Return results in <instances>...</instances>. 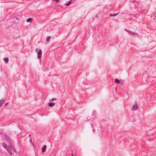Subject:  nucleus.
<instances>
[{
  "instance_id": "aec40b11",
  "label": "nucleus",
  "mask_w": 156,
  "mask_h": 156,
  "mask_svg": "<svg viewBox=\"0 0 156 156\" xmlns=\"http://www.w3.org/2000/svg\"><path fill=\"white\" fill-rule=\"evenodd\" d=\"M59 0H55V1L56 2H58L59 1Z\"/></svg>"
},
{
  "instance_id": "ddd939ff",
  "label": "nucleus",
  "mask_w": 156,
  "mask_h": 156,
  "mask_svg": "<svg viewBox=\"0 0 156 156\" xmlns=\"http://www.w3.org/2000/svg\"><path fill=\"white\" fill-rule=\"evenodd\" d=\"M115 82L116 83H119L120 82V80L116 78L115 79Z\"/></svg>"
},
{
  "instance_id": "423d86ee",
  "label": "nucleus",
  "mask_w": 156,
  "mask_h": 156,
  "mask_svg": "<svg viewBox=\"0 0 156 156\" xmlns=\"http://www.w3.org/2000/svg\"><path fill=\"white\" fill-rule=\"evenodd\" d=\"M5 101L4 99H2L0 100V107L2 105Z\"/></svg>"
},
{
  "instance_id": "a211bd4d",
  "label": "nucleus",
  "mask_w": 156,
  "mask_h": 156,
  "mask_svg": "<svg viewBox=\"0 0 156 156\" xmlns=\"http://www.w3.org/2000/svg\"><path fill=\"white\" fill-rule=\"evenodd\" d=\"M30 142H31V143H32V144H33V143H32V140H31V139H30Z\"/></svg>"
},
{
  "instance_id": "7ed1b4c3",
  "label": "nucleus",
  "mask_w": 156,
  "mask_h": 156,
  "mask_svg": "<svg viewBox=\"0 0 156 156\" xmlns=\"http://www.w3.org/2000/svg\"><path fill=\"white\" fill-rule=\"evenodd\" d=\"M4 138L8 143L10 141V140L9 139V137L8 136H4Z\"/></svg>"
},
{
  "instance_id": "4468645a",
  "label": "nucleus",
  "mask_w": 156,
  "mask_h": 156,
  "mask_svg": "<svg viewBox=\"0 0 156 156\" xmlns=\"http://www.w3.org/2000/svg\"><path fill=\"white\" fill-rule=\"evenodd\" d=\"M51 36H49V37H47V38H46V41L47 42H49V41L50 38H51Z\"/></svg>"
},
{
  "instance_id": "1a4fd4ad",
  "label": "nucleus",
  "mask_w": 156,
  "mask_h": 156,
  "mask_svg": "<svg viewBox=\"0 0 156 156\" xmlns=\"http://www.w3.org/2000/svg\"><path fill=\"white\" fill-rule=\"evenodd\" d=\"M11 149H9V148H7V150L8 151L9 153L11 154H12V151Z\"/></svg>"
},
{
  "instance_id": "9b49d317",
  "label": "nucleus",
  "mask_w": 156,
  "mask_h": 156,
  "mask_svg": "<svg viewBox=\"0 0 156 156\" xmlns=\"http://www.w3.org/2000/svg\"><path fill=\"white\" fill-rule=\"evenodd\" d=\"M2 144V145L3 147L4 148H5V149H7V148H8L7 147L6 145V144L5 143H3Z\"/></svg>"
},
{
  "instance_id": "dca6fc26",
  "label": "nucleus",
  "mask_w": 156,
  "mask_h": 156,
  "mask_svg": "<svg viewBox=\"0 0 156 156\" xmlns=\"http://www.w3.org/2000/svg\"><path fill=\"white\" fill-rule=\"evenodd\" d=\"M129 34H131V35H133V34H135V33H133V32L130 31H129Z\"/></svg>"
},
{
  "instance_id": "412c9836",
  "label": "nucleus",
  "mask_w": 156,
  "mask_h": 156,
  "mask_svg": "<svg viewBox=\"0 0 156 156\" xmlns=\"http://www.w3.org/2000/svg\"><path fill=\"white\" fill-rule=\"evenodd\" d=\"M7 104H8V103H6V104H5V105H7Z\"/></svg>"
},
{
  "instance_id": "f8f14e48",
  "label": "nucleus",
  "mask_w": 156,
  "mask_h": 156,
  "mask_svg": "<svg viewBox=\"0 0 156 156\" xmlns=\"http://www.w3.org/2000/svg\"><path fill=\"white\" fill-rule=\"evenodd\" d=\"M71 1H69L67 2L65 4V5H69L70 3H71Z\"/></svg>"
},
{
  "instance_id": "0eeeda50",
  "label": "nucleus",
  "mask_w": 156,
  "mask_h": 156,
  "mask_svg": "<svg viewBox=\"0 0 156 156\" xmlns=\"http://www.w3.org/2000/svg\"><path fill=\"white\" fill-rule=\"evenodd\" d=\"M55 103H54L50 102V103H48L49 106L51 107H53L55 105Z\"/></svg>"
},
{
  "instance_id": "f03ea898",
  "label": "nucleus",
  "mask_w": 156,
  "mask_h": 156,
  "mask_svg": "<svg viewBox=\"0 0 156 156\" xmlns=\"http://www.w3.org/2000/svg\"><path fill=\"white\" fill-rule=\"evenodd\" d=\"M137 105L136 104L133 105L132 107V110L133 111L136 110L137 108Z\"/></svg>"
},
{
  "instance_id": "2eb2a0df",
  "label": "nucleus",
  "mask_w": 156,
  "mask_h": 156,
  "mask_svg": "<svg viewBox=\"0 0 156 156\" xmlns=\"http://www.w3.org/2000/svg\"><path fill=\"white\" fill-rule=\"evenodd\" d=\"M117 15V14H110L109 15L111 16H116Z\"/></svg>"
},
{
  "instance_id": "39448f33",
  "label": "nucleus",
  "mask_w": 156,
  "mask_h": 156,
  "mask_svg": "<svg viewBox=\"0 0 156 156\" xmlns=\"http://www.w3.org/2000/svg\"><path fill=\"white\" fill-rule=\"evenodd\" d=\"M46 146L45 145H44L42 148V151L43 152H44L46 149Z\"/></svg>"
},
{
  "instance_id": "6ab92c4d",
  "label": "nucleus",
  "mask_w": 156,
  "mask_h": 156,
  "mask_svg": "<svg viewBox=\"0 0 156 156\" xmlns=\"http://www.w3.org/2000/svg\"><path fill=\"white\" fill-rule=\"evenodd\" d=\"M124 30H126V31H128V32L129 31V30H127V29H124Z\"/></svg>"
},
{
  "instance_id": "f3484780",
  "label": "nucleus",
  "mask_w": 156,
  "mask_h": 156,
  "mask_svg": "<svg viewBox=\"0 0 156 156\" xmlns=\"http://www.w3.org/2000/svg\"><path fill=\"white\" fill-rule=\"evenodd\" d=\"M57 100V99L56 98H53L51 100H50V101H53L54 100Z\"/></svg>"
},
{
  "instance_id": "6e6552de",
  "label": "nucleus",
  "mask_w": 156,
  "mask_h": 156,
  "mask_svg": "<svg viewBox=\"0 0 156 156\" xmlns=\"http://www.w3.org/2000/svg\"><path fill=\"white\" fill-rule=\"evenodd\" d=\"M3 60H4V62L5 63H7L8 62L9 59L7 58H4Z\"/></svg>"
},
{
  "instance_id": "9d476101",
  "label": "nucleus",
  "mask_w": 156,
  "mask_h": 156,
  "mask_svg": "<svg viewBox=\"0 0 156 156\" xmlns=\"http://www.w3.org/2000/svg\"><path fill=\"white\" fill-rule=\"evenodd\" d=\"M32 19L31 18H29L27 19L26 21L27 22L30 23L32 21Z\"/></svg>"
},
{
  "instance_id": "20e7f679",
  "label": "nucleus",
  "mask_w": 156,
  "mask_h": 156,
  "mask_svg": "<svg viewBox=\"0 0 156 156\" xmlns=\"http://www.w3.org/2000/svg\"><path fill=\"white\" fill-rule=\"evenodd\" d=\"M9 144V146H10V148L9 149L13 150V146L12 144L11 143V142L10 141L8 143Z\"/></svg>"
},
{
  "instance_id": "4be33fe9",
  "label": "nucleus",
  "mask_w": 156,
  "mask_h": 156,
  "mask_svg": "<svg viewBox=\"0 0 156 156\" xmlns=\"http://www.w3.org/2000/svg\"><path fill=\"white\" fill-rule=\"evenodd\" d=\"M73 156V153H72V156Z\"/></svg>"
},
{
  "instance_id": "f257e3e1",
  "label": "nucleus",
  "mask_w": 156,
  "mask_h": 156,
  "mask_svg": "<svg viewBox=\"0 0 156 156\" xmlns=\"http://www.w3.org/2000/svg\"><path fill=\"white\" fill-rule=\"evenodd\" d=\"M38 50V49L37 48L35 49V51L37 53V58L39 59H40L42 55V51L41 49L39 50L37 52Z\"/></svg>"
}]
</instances>
